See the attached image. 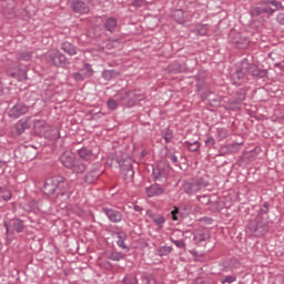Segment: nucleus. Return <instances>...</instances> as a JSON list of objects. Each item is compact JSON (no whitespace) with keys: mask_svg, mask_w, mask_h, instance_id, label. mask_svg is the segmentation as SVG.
I'll use <instances>...</instances> for the list:
<instances>
[{"mask_svg":"<svg viewBox=\"0 0 284 284\" xmlns=\"http://www.w3.org/2000/svg\"><path fill=\"white\" fill-rule=\"evenodd\" d=\"M210 185V181L205 178H191L182 183V190L185 194L192 195L196 194V192H201V190H205Z\"/></svg>","mask_w":284,"mask_h":284,"instance_id":"nucleus-5","label":"nucleus"},{"mask_svg":"<svg viewBox=\"0 0 284 284\" xmlns=\"http://www.w3.org/2000/svg\"><path fill=\"white\" fill-rule=\"evenodd\" d=\"M231 42L236 45L239 50H247L250 48V38L243 33H232Z\"/></svg>","mask_w":284,"mask_h":284,"instance_id":"nucleus-12","label":"nucleus"},{"mask_svg":"<svg viewBox=\"0 0 284 284\" xmlns=\"http://www.w3.org/2000/svg\"><path fill=\"white\" fill-rule=\"evenodd\" d=\"M179 214H181V211L179 210V207H175L171 212L172 221H179Z\"/></svg>","mask_w":284,"mask_h":284,"instance_id":"nucleus-53","label":"nucleus"},{"mask_svg":"<svg viewBox=\"0 0 284 284\" xmlns=\"http://www.w3.org/2000/svg\"><path fill=\"white\" fill-rule=\"evenodd\" d=\"M172 134H173L172 130L166 129V132L164 133V136H163L165 143H170V141H172Z\"/></svg>","mask_w":284,"mask_h":284,"instance_id":"nucleus-49","label":"nucleus"},{"mask_svg":"<svg viewBox=\"0 0 284 284\" xmlns=\"http://www.w3.org/2000/svg\"><path fill=\"white\" fill-rule=\"evenodd\" d=\"M71 10L77 14H88L90 6L82 0H71Z\"/></svg>","mask_w":284,"mask_h":284,"instance_id":"nucleus-15","label":"nucleus"},{"mask_svg":"<svg viewBox=\"0 0 284 284\" xmlns=\"http://www.w3.org/2000/svg\"><path fill=\"white\" fill-rule=\"evenodd\" d=\"M216 132H217V135L220 136V139H227V136L230 135L227 129H225V128H217Z\"/></svg>","mask_w":284,"mask_h":284,"instance_id":"nucleus-47","label":"nucleus"},{"mask_svg":"<svg viewBox=\"0 0 284 284\" xmlns=\"http://www.w3.org/2000/svg\"><path fill=\"white\" fill-rule=\"evenodd\" d=\"M263 6H273L272 10H274V12H276V10L283 8V3H281V1L278 0H264L262 1Z\"/></svg>","mask_w":284,"mask_h":284,"instance_id":"nucleus-34","label":"nucleus"},{"mask_svg":"<svg viewBox=\"0 0 284 284\" xmlns=\"http://www.w3.org/2000/svg\"><path fill=\"white\" fill-rule=\"evenodd\" d=\"M179 235L183 236L182 231H174L170 236V241L171 243H174L179 250H185V240H178Z\"/></svg>","mask_w":284,"mask_h":284,"instance_id":"nucleus-21","label":"nucleus"},{"mask_svg":"<svg viewBox=\"0 0 284 284\" xmlns=\"http://www.w3.org/2000/svg\"><path fill=\"white\" fill-rule=\"evenodd\" d=\"M134 160L128 155V153H122L120 159V170H134L133 169Z\"/></svg>","mask_w":284,"mask_h":284,"instance_id":"nucleus-19","label":"nucleus"},{"mask_svg":"<svg viewBox=\"0 0 284 284\" xmlns=\"http://www.w3.org/2000/svg\"><path fill=\"white\" fill-rule=\"evenodd\" d=\"M30 128H32V122L30 116L23 118L16 123V132L18 136H21V134H23L26 130H30Z\"/></svg>","mask_w":284,"mask_h":284,"instance_id":"nucleus-16","label":"nucleus"},{"mask_svg":"<svg viewBox=\"0 0 284 284\" xmlns=\"http://www.w3.org/2000/svg\"><path fill=\"white\" fill-rule=\"evenodd\" d=\"M78 155L83 161H90V159H92V156H94V152L92 151V149L83 146L80 150H78Z\"/></svg>","mask_w":284,"mask_h":284,"instance_id":"nucleus-24","label":"nucleus"},{"mask_svg":"<svg viewBox=\"0 0 284 284\" xmlns=\"http://www.w3.org/2000/svg\"><path fill=\"white\" fill-rule=\"evenodd\" d=\"M61 50H63V52L69 54V57H74V54H77V47L73 43L68 41L61 44Z\"/></svg>","mask_w":284,"mask_h":284,"instance_id":"nucleus-26","label":"nucleus"},{"mask_svg":"<svg viewBox=\"0 0 284 284\" xmlns=\"http://www.w3.org/2000/svg\"><path fill=\"white\" fill-rule=\"evenodd\" d=\"M146 3L148 1L145 0H133L132 6H134V8H143Z\"/></svg>","mask_w":284,"mask_h":284,"instance_id":"nucleus-50","label":"nucleus"},{"mask_svg":"<svg viewBox=\"0 0 284 284\" xmlns=\"http://www.w3.org/2000/svg\"><path fill=\"white\" fill-rule=\"evenodd\" d=\"M0 199L3 201H10L12 199V193L6 186L0 187Z\"/></svg>","mask_w":284,"mask_h":284,"instance_id":"nucleus-38","label":"nucleus"},{"mask_svg":"<svg viewBox=\"0 0 284 284\" xmlns=\"http://www.w3.org/2000/svg\"><path fill=\"white\" fill-rule=\"evenodd\" d=\"M134 93L126 91L118 94V101L123 105V108H134Z\"/></svg>","mask_w":284,"mask_h":284,"instance_id":"nucleus-14","label":"nucleus"},{"mask_svg":"<svg viewBox=\"0 0 284 284\" xmlns=\"http://www.w3.org/2000/svg\"><path fill=\"white\" fill-rule=\"evenodd\" d=\"M203 85H205V81L197 79V83H196L197 92H202L203 91Z\"/></svg>","mask_w":284,"mask_h":284,"instance_id":"nucleus-56","label":"nucleus"},{"mask_svg":"<svg viewBox=\"0 0 284 284\" xmlns=\"http://www.w3.org/2000/svg\"><path fill=\"white\" fill-rule=\"evenodd\" d=\"M118 236L116 245L118 247H121L122 250H126V252H130V246L125 245V240L128 239V235L124 232H115Z\"/></svg>","mask_w":284,"mask_h":284,"instance_id":"nucleus-25","label":"nucleus"},{"mask_svg":"<svg viewBox=\"0 0 284 284\" xmlns=\"http://www.w3.org/2000/svg\"><path fill=\"white\" fill-rule=\"evenodd\" d=\"M206 148H214V145L216 144V140H214V138H207L205 141H204Z\"/></svg>","mask_w":284,"mask_h":284,"instance_id":"nucleus-51","label":"nucleus"},{"mask_svg":"<svg viewBox=\"0 0 284 284\" xmlns=\"http://www.w3.org/2000/svg\"><path fill=\"white\" fill-rule=\"evenodd\" d=\"M168 72L170 74H181V72H183V67L180 63H173L168 67Z\"/></svg>","mask_w":284,"mask_h":284,"instance_id":"nucleus-37","label":"nucleus"},{"mask_svg":"<svg viewBox=\"0 0 284 284\" xmlns=\"http://www.w3.org/2000/svg\"><path fill=\"white\" fill-rule=\"evenodd\" d=\"M120 174L125 183H134V169L120 170Z\"/></svg>","mask_w":284,"mask_h":284,"instance_id":"nucleus-23","label":"nucleus"},{"mask_svg":"<svg viewBox=\"0 0 284 284\" xmlns=\"http://www.w3.org/2000/svg\"><path fill=\"white\" fill-rule=\"evenodd\" d=\"M104 172L105 170H103V165L101 163L94 164L93 168L84 175V181L89 185H92V183H97V181H99V178Z\"/></svg>","mask_w":284,"mask_h":284,"instance_id":"nucleus-10","label":"nucleus"},{"mask_svg":"<svg viewBox=\"0 0 284 284\" xmlns=\"http://www.w3.org/2000/svg\"><path fill=\"white\" fill-rule=\"evenodd\" d=\"M94 74V70H92V64L87 63V73H81V71L74 72L72 74V79L74 81H85V79H90Z\"/></svg>","mask_w":284,"mask_h":284,"instance_id":"nucleus-17","label":"nucleus"},{"mask_svg":"<svg viewBox=\"0 0 284 284\" xmlns=\"http://www.w3.org/2000/svg\"><path fill=\"white\" fill-rule=\"evenodd\" d=\"M79 71H80V73H82V74H88V63H84V67L81 68Z\"/></svg>","mask_w":284,"mask_h":284,"instance_id":"nucleus-59","label":"nucleus"},{"mask_svg":"<svg viewBox=\"0 0 284 284\" xmlns=\"http://www.w3.org/2000/svg\"><path fill=\"white\" fill-rule=\"evenodd\" d=\"M270 232V221L267 217L257 215L254 220H250L246 224V233L256 239L265 236Z\"/></svg>","mask_w":284,"mask_h":284,"instance_id":"nucleus-3","label":"nucleus"},{"mask_svg":"<svg viewBox=\"0 0 284 284\" xmlns=\"http://www.w3.org/2000/svg\"><path fill=\"white\" fill-rule=\"evenodd\" d=\"M17 61H32V52L31 51H18L16 53Z\"/></svg>","mask_w":284,"mask_h":284,"instance_id":"nucleus-30","label":"nucleus"},{"mask_svg":"<svg viewBox=\"0 0 284 284\" xmlns=\"http://www.w3.org/2000/svg\"><path fill=\"white\" fill-rule=\"evenodd\" d=\"M102 212L103 214H105L111 223H121L123 221V213L116 211L115 209L103 206Z\"/></svg>","mask_w":284,"mask_h":284,"instance_id":"nucleus-13","label":"nucleus"},{"mask_svg":"<svg viewBox=\"0 0 284 284\" xmlns=\"http://www.w3.org/2000/svg\"><path fill=\"white\" fill-rule=\"evenodd\" d=\"M33 129H34V132H37L38 134H41V132H43V130H45V121L44 120H34Z\"/></svg>","mask_w":284,"mask_h":284,"instance_id":"nucleus-35","label":"nucleus"},{"mask_svg":"<svg viewBox=\"0 0 284 284\" xmlns=\"http://www.w3.org/2000/svg\"><path fill=\"white\" fill-rule=\"evenodd\" d=\"M276 21L277 23H280V26H284V13H278L276 17Z\"/></svg>","mask_w":284,"mask_h":284,"instance_id":"nucleus-57","label":"nucleus"},{"mask_svg":"<svg viewBox=\"0 0 284 284\" xmlns=\"http://www.w3.org/2000/svg\"><path fill=\"white\" fill-rule=\"evenodd\" d=\"M28 161H34L37 159V149L33 146H30L24 152Z\"/></svg>","mask_w":284,"mask_h":284,"instance_id":"nucleus-39","label":"nucleus"},{"mask_svg":"<svg viewBox=\"0 0 284 284\" xmlns=\"http://www.w3.org/2000/svg\"><path fill=\"white\" fill-rule=\"evenodd\" d=\"M250 14L252 19H262L263 21V17H272V14H274V9H272V7L270 6H265L262 3V6L260 7H252L250 10Z\"/></svg>","mask_w":284,"mask_h":284,"instance_id":"nucleus-9","label":"nucleus"},{"mask_svg":"<svg viewBox=\"0 0 284 284\" xmlns=\"http://www.w3.org/2000/svg\"><path fill=\"white\" fill-rule=\"evenodd\" d=\"M102 77L105 81H112V79H116V78L121 77V71H116L114 69L104 70L102 72Z\"/></svg>","mask_w":284,"mask_h":284,"instance_id":"nucleus-28","label":"nucleus"},{"mask_svg":"<svg viewBox=\"0 0 284 284\" xmlns=\"http://www.w3.org/2000/svg\"><path fill=\"white\" fill-rule=\"evenodd\" d=\"M234 282H236V276L234 275H226L224 278L221 280L222 284H225V283L232 284Z\"/></svg>","mask_w":284,"mask_h":284,"instance_id":"nucleus-48","label":"nucleus"},{"mask_svg":"<svg viewBox=\"0 0 284 284\" xmlns=\"http://www.w3.org/2000/svg\"><path fill=\"white\" fill-rule=\"evenodd\" d=\"M2 14L6 19H14L17 17V0H1Z\"/></svg>","mask_w":284,"mask_h":284,"instance_id":"nucleus-11","label":"nucleus"},{"mask_svg":"<svg viewBox=\"0 0 284 284\" xmlns=\"http://www.w3.org/2000/svg\"><path fill=\"white\" fill-rule=\"evenodd\" d=\"M122 283L123 284H139V280L134 275H125Z\"/></svg>","mask_w":284,"mask_h":284,"instance_id":"nucleus-43","label":"nucleus"},{"mask_svg":"<svg viewBox=\"0 0 284 284\" xmlns=\"http://www.w3.org/2000/svg\"><path fill=\"white\" fill-rule=\"evenodd\" d=\"M106 105H108L109 110H115L118 106L116 100H114V99L108 100Z\"/></svg>","mask_w":284,"mask_h":284,"instance_id":"nucleus-52","label":"nucleus"},{"mask_svg":"<svg viewBox=\"0 0 284 284\" xmlns=\"http://www.w3.org/2000/svg\"><path fill=\"white\" fill-rule=\"evenodd\" d=\"M184 143L190 152H196L199 148H201V143H199V141H194V142L185 141Z\"/></svg>","mask_w":284,"mask_h":284,"instance_id":"nucleus-40","label":"nucleus"},{"mask_svg":"<svg viewBox=\"0 0 284 284\" xmlns=\"http://www.w3.org/2000/svg\"><path fill=\"white\" fill-rule=\"evenodd\" d=\"M243 102L239 101L236 98H233L232 100H230L229 102V109L236 111V110H241V104Z\"/></svg>","mask_w":284,"mask_h":284,"instance_id":"nucleus-41","label":"nucleus"},{"mask_svg":"<svg viewBox=\"0 0 284 284\" xmlns=\"http://www.w3.org/2000/svg\"><path fill=\"white\" fill-rule=\"evenodd\" d=\"M129 92H132L134 95V103L136 104V101H142L143 100V95H141L139 93V91H129Z\"/></svg>","mask_w":284,"mask_h":284,"instance_id":"nucleus-54","label":"nucleus"},{"mask_svg":"<svg viewBox=\"0 0 284 284\" xmlns=\"http://www.w3.org/2000/svg\"><path fill=\"white\" fill-rule=\"evenodd\" d=\"M267 209H260V212L257 214V216H263L265 219V216H267Z\"/></svg>","mask_w":284,"mask_h":284,"instance_id":"nucleus-58","label":"nucleus"},{"mask_svg":"<svg viewBox=\"0 0 284 284\" xmlns=\"http://www.w3.org/2000/svg\"><path fill=\"white\" fill-rule=\"evenodd\" d=\"M45 61L53 68H68L70 65V59L65 54L61 53L59 49H52L45 54Z\"/></svg>","mask_w":284,"mask_h":284,"instance_id":"nucleus-6","label":"nucleus"},{"mask_svg":"<svg viewBox=\"0 0 284 284\" xmlns=\"http://www.w3.org/2000/svg\"><path fill=\"white\" fill-rule=\"evenodd\" d=\"M146 196L152 197V196H161V194L165 193V190L159 185V184H152L151 186L145 189Z\"/></svg>","mask_w":284,"mask_h":284,"instance_id":"nucleus-20","label":"nucleus"},{"mask_svg":"<svg viewBox=\"0 0 284 284\" xmlns=\"http://www.w3.org/2000/svg\"><path fill=\"white\" fill-rule=\"evenodd\" d=\"M60 163L74 174H83L88 170V164L77 160V155L72 151H64L60 156Z\"/></svg>","mask_w":284,"mask_h":284,"instance_id":"nucleus-4","label":"nucleus"},{"mask_svg":"<svg viewBox=\"0 0 284 284\" xmlns=\"http://www.w3.org/2000/svg\"><path fill=\"white\" fill-rule=\"evenodd\" d=\"M146 284H156V280L154 277H146Z\"/></svg>","mask_w":284,"mask_h":284,"instance_id":"nucleus-60","label":"nucleus"},{"mask_svg":"<svg viewBox=\"0 0 284 284\" xmlns=\"http://www.w3.org/2000/svg\"><path fill=\"white\" fill-rule=\"evenodd\" d=\"M193 33H194L195 37H205V34H207V26H205V24H197L193 29Z\"/></svg>","mask_w":284,"mask_h":284,"instance_id":"nucleus-31","label":"nucleus"},{"mask_svg":"<svg viewBox=\"0 0 284 284\" xmlns=\"http://www.w3.org/2000/svg\"><path fill=\"white\" fill-rule=\"evenodd\" d=\"M0 97H3V84L0 82Z\"/></svg>","mask_w":284,"mask_h":284,"instance_id":"nucleus-63","label":"nucleus"},{"mask_svg":"<svg viewBox=\"0 0 284 284\" xmlns=\"http://www.w3.org/2000/svg\"><path fill=\"white\" fill-rule=\"evenodd\" d=\"M18 101L9 109L8 116L9 119H21L24 114L30 112V106L26 104V102L21 101V99H17Z\"/></svg>","mask_w":284,"mask_h":284,"instance_id":"nucleus-7","label":"nucleus"},{"mask_svg":"<svg viewBox=\"0 0 284 284\" xmlns=\"http://www.w3.org/2000/svg\"><path fill=\"white\" fill-rule=\"evenodd\" d=\"M3 226L6 227V234H21V232H24L26 230V222L19 217H13L10 221H4ZM10 227L13 229V231H10Z\"/></svg>","mask_w":284,"mask_h":284,"instance_id":"nucleus-8","label":"nucleus"},{"mask_svg":"<svg viewBox=\"0 0 284 284\" xmlns=\"http://www.w3.org/2000/svg\"><path fill=\"white\" fill-rule=\"evenodd\" d=\"M18 81H28V69H20L18 71Z\"/></svg>","mask_w":284,"mask_h":284,"instance_id":"nucleus-46","label":"nucleus"},{"mask_svg":"<svg viewBox=\"0 0 284 284\" xmlns=\"http://www.w3.org/2000/svg\"><path fill=\"white\" fill-rule=\"evenodd\" d=\"M108 258L110 261H123V258H125V254L124 253H121L119 251H111L109 254H108Z\"/></svg>","mask_w":284,"mask_h":284,"instance_id":"nucleus-33","label":"nucleus"},{"mask_svg":"<svg viewBox=\"0 0 284 284\" xmlns=\"http://www.w3.org/2000/svg\"><path fill=\"white\" fill-rule=\"evenodd\" d=\"M43 194L55 201V203H70L72 191L70 190V183L61 175H53L44 181L42 187Z\"/></svg>","mask_w":284,"mask_h":284,"instance_id":"nucleus-1","label":"nucleus"},{"mask_svg":"<svg viewBox=\"0 0 284 284\" xmlns=\"http://www.w3.org/2000/svg\"><path fill=\"white\" fill-rule=\"evenodd\" d=\"M277 68H281V70H284V61H283V62H280V63L277 64Z\"/></svg>","mask_w":284,"mask_h":284,"instance_id":"nucleus-64","label":"nucleus"},{"mask_svg":"<svg viewBox=\"0 0 284 284\" xmlns=\"http://www.w3.org/2000/svg\"><path fill=\"white\" fill-rule=\"evenodd\" d=\"M242 145H243V141L242 142H234V143L227 144L226 150L231 154H236L237 152H241V146Z\"/></svg>","mask_w":284,"mask_h":284,"instance_id":"nucleus-32","label":"nucleus"},{"mask_svg":"<svg viewBox=\"0 0 284 284\" xmlns=\"http://www.w3.org/2000/svg\"><path fill=\"white\" fill-rule=\"evenodd\" d=\"M173 19L176 21V23H185V13L183 10L178 9L173 13Z\"/></svg>","mask_w":284,"mask_h":284,"instance_id":"nucleus-36","label":"nucleus"},{"mask_svg":"<svg viewBox=\"0 0 284 284\" xmlns=\"http://www.w3.org/2000/svg\"><path fill=\"white\" fill-rule=\"evenodd\" d=\"M119 26L116 18L109 17L104 20L103 28L106 32H114Z\"/></svg>","mask_w":284,"mask_h":284,"instance_id":"nucleus-22","label":"nucleus"},{"mask_svg":"<svg viewBox=\"0 0 284 284\" xmlns=\"http://www.w3.org/2000/svg\"><path fill=\"white\" fill-rule=\"evenodd\" d=\"M197 239V243H203L210 239V234H201Z\"/></svg>","mask_w":284,"mask_h":284,"instance_id":"nucleus-55","label":"nucleus"},{"mask_svg":"<svg viewBox=\"0 0 284 284\" xmlns=\"http://www.w3.org/2000/svg\"><path fill=\"white\" fill-rule=\"evenodd\" d=\"M133 209H134L135 212H141V210H143V209H142L141 206H139V205H134Z\"/></svg>","mask_w":284,"mask_h":284,"instance_id":"nucleus-62","label":"nucleus"},{"mask_svg":"<svg viewBox=\"0 0 284 284\" xmlns=\"http://www.w3.org/2000/svg\"><path fill=\"white\" fill-rule=\"evenodd\" d=\"M172 252V246H160L158 248V256H168Z\"/></svg>","mask_w":284,"mask_h":284,"instance_id":"nucleus-42","label":"nucleus"},{"mask_svg":"<svg viewBox=\"0 0 284 284\" xmlns=\"http://www.w3.org/2000/svg\"><path fill=\"white\" fill-rule=\"evenodd\" d=\"M166 159H169L173 165H179V156L176 155V151L166 153Z\"/></svg>","mask_w":284,"mask_h":284,"instance_id":"nucleus-44","label":"nucleus"},{"mask_svg":"<svg viewBox=\"0 0 284 284\" xmlns=\"http://www.w3.org/2000/svg\"><path fill=\"white\" fill-rule=\"evenodd\" d=\"M9 77H12V79H19V73L18 72H10Z\"/></svg>","mask_w":284,"mask_h":284,"instance_id":"nucleus-61","label":"nucleus"},{"mask_svg":"<svg viewBox=\"0 0 284 284\" xmlns=\"http://www.w3.org/2000/svg\"><path fill=\"white\" fill-rule=\"evenodd\" d=\"M120 163L121 159L116 153L110 154L106 159V165H109V168H119Z\"/></svg>","mask_w":284,"mask_h":284,"instance_id":"nucleus-29","label":"nucleus"},{"mask_svg":"<svg viewBox=\"0 0 284 284\" xmlns=\"http://www.w3.org/2000/svg\"><path fill=\"white\" fill-rule=\"evenodd\" d=\"M150 219H152L153 223L158 225L160 229L163 227V223H165V217L162 214L152 213L150 211L146 212Z\"/></svg>","mask_w":284,"mask_h":284,"instance_id":"nucleus-27","label":"nucleus"},{"mask_svg":"<svg viewBox=\"0 0 284 284\" xmlns=\"http://www.w3.org/2000/svg\"><path fill=\"white\" fill-rule=\"evenodd\" d=\"M250 74L255 79H265L267 77V70L260 69L256 64L250 63L247 60L241 62V68L232 73L231 79L234 85H241L245 81V77Z\"/></svg>","mask_w":284,"mask_h":284,"instance_id":"nucleus-2","label":"nucleus"},{"mask_svg":"<svg viewBox=\"0 0 284 284\" xmlns=\"http://www.w3.org/2000/svg\"><path fill=\"white\" fill-rule=\"evenodd\" d=\"M247 93L245 92V89H240L236 92L235 99L240 101V103H243L244 99H246Z\"/></svg>","mask_w":284,"mask_h":284,"instance_id":"nucleus-45","label":"nucleus"},{"mask_svg":"<svg viewBox=\"0 0 284 284\" xmlns=\"http://www.w3.org/2000/svg\"><path fill=\"white\" fill-rule=\"evenodd\" d=\"M152 176L153 181H163V179L168 176V171L165 170V166L158 164L155 168H153Z\"/></svg>","mask_w":284,"mask_h":284,"instance_id":"nucleus-18","label":"nucleus"}]
</instances>
